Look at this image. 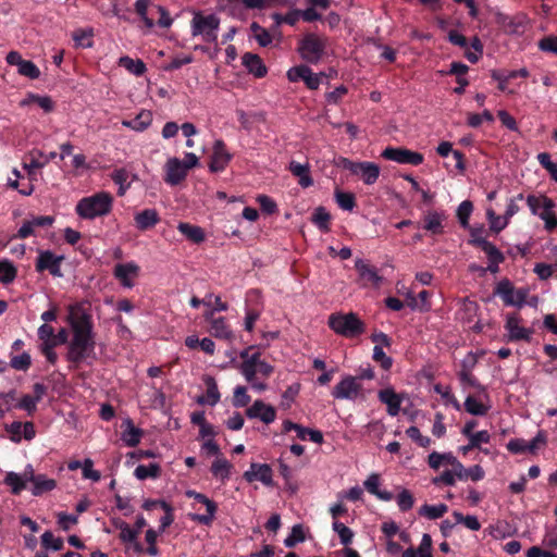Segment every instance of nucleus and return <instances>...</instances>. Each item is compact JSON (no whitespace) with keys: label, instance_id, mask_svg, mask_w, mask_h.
I'll return each instance as SVG.
<instances>
[{"label":"nucleus","instance_id":"1","mask_svg":"<svg viewBox=\"0 0 557 557\" xmlns=\"http://www.w3.org/2000/svg\"><path fill=\"white\" fill-rule=\"evenodd\" d=\"M69 322L73 337L69 344L67 360L74 363L96 358V342L89 317L77 308H72Z\"/></svg>","mask_w":557,"mask_h":557},{"label":"nucleus","instance_id":"2","mask_svg":"<svg viewBox=\"0 0 557 557\" xmlns=\"http://www.w3.org/2000/svg\"><path fill=\"white\" fill-rule=\"evenodd\" d=\"M113 207V196L108 191H98L82 198L75 207L76 214L84 220H95L108 215Z\"/></svg>","mask_w":557,"mask_h":557},{"label":"nucleus","instance_id":"3","mask_svg":"<svg viewBox=\"0 0 557 557\" xmlns=\"http://www.w3.org/2000/svg\"><path fill=\"white\" fill-rule=\"evenodd\" d=\"M274 368L265 360L251 359L247 362H242L239 372L246 380L250 387L258 392H264L268 388L265 380L271 376Z\"/></svg>","mask_w":557,"mask_h":557},{"label":"nucleus","instance_id":"4","mask_svg":"<svg viewBox=\"0 0 557 557\" xmlns=\"http://www.w3.org/2000/svg\"><path fill=\"white\" fill-rule=\"evenodd\" d=\"M199 164V159L194 152H186L184 160L171 157L164 164V182L171 186H176L183 182L188 171Z\"/></svg>","mask_w":557,"mask_h":557},{"label":"nucleus","instance_id":"5","mask_svg":"<svg viewBox=\"0 0 557 557\" xmlns=\"http://www.w3.org/2000/svg\"><path fill=\"white\" fill-rule=\"evenodd\" d=\"M220 18L215 14L205 15L201 12H194L190 23L191 35L200 36L208 44L218 42Z\"/></svg>","mask_w":557,"mask_h":557},{"label":"nucleus","instance_id":"6","mask_svg":"<svg viewBox=\"0 0 557 557\" xmlns=\"http://www.w3.org/2000/svg\"><path fill=\"white\" fill-rule=\"evenodd\" d=\"M329 326L336 334L348 338L356 337L364 331V324L352 312L331 314L329 317Z\"/></svg>","mask_w":557,"mask_h":557},{"label":"nucleus","instance_id":"7","mask_svg":"<svg viewBox=\"0 0 557 557\" xmlns=\"http://www.w3.org/2000/svg\"><path fill=\"white\" fill-rule=\"evenodd\" d=\"M527 203L532 214L537 215L544 221L547 231H552L557 226V216L553 211L555 203L550 198L530 195L527 197Z\"/></svg>","mask_w":557,"mask_h":557},{"label":"nucleus","instance_id":"8","mask_svg":"<svg viewBox=\"0 0 557 557\" xmlns=\"http://www.w3.org/2000/svg\"><path fill=\"white\" fill-rule=\"evenodd\" d=\"M216 307L207 310L203 314L205 319L210 322L209 332L216 338L232 342L234 334L224 318H214L215 312L227 310L226 302H223L220 297H215Z\"/></svg>","mask_w":557,"mask_h":557},{"label":"nucleus","instance_id":"9","mask_svg":"<svg viewBox=\"0 0 557 557\" xmlns=\"http://www.w3.org/2000/svg\"><path fill=\"white\" fill-rule=\"evenodd\" d=\"M337 164L348 170L351 174L359 176L366 185H373L381 173L380 166L374 162H354L347 158H341Z\"/></svg>","mask_w":557,"mask_h":557},{"label":"nucleus","instance_id":"10","mask_svg":"<svg viewBox=\"0 0 557 557\" xmlns=\"http://www.w3.org/2000/svg\"><path fill=\"white\" fill-rule=\"evenodd\" d=\"M332 396L341 400H357L364 398L362 384L359 379L352 375H344L341 381L334 386Z\"/></svg>","mask_w":557,"mask_h":557},{"label":"nucleus","instance_id":"11","mask_svg":"<svg viewBox=\"0 0 557 557\" xmlns=\"http://www.w3.org/2000/svg\"><path fill=\"white\" fill-rule=\"evenodd\" d=\"M546 433L544 431H539L531 441H527L524 438H512L507 443L506 447L510 453L516 455H536L539 450L546 446Z\"/></svg>","mask_w":557,"mask_h":557},{"label":"nucleus","instance_id":"12","mask_svg":"<svg viewBox=\"0 0 557 557\" xmlns=\"http://www.w3.org/2000/svg\"><path fill=\"white\" fill-rule=\"evenodd\" d=\"M495 294L498 295L504 300L506 306L521 308L527 304V297L529 295V289H527V288L516 289L510 281L502 280L496 285Z\"/></svg>","mask_w":557,"mask_h":557},{"label":"nucleus","instance_id":"13","mask_svg":"<svg viewBox=\"0 0 557 557\" xmlns=\"http://www.w3.org/2000/svg\"><path fill=\"white\" fill-rule=\"evenodd\" d=\"M324 41L314 34H308L300 41L298 52L300 57L309 62L317 63L324 52Z\"/></svg>","mask_w":557,"mask_h":557},{"label":"nucleus","instance_id":"14","mask_svg":"<svg viewBox=\"0 0 557 557\" xmlns=\"http://www.w3.org/2000/svg\"><path fill=\"white\" fill-rule=\"evenodd\" d=\"M384 159L399 164L419 165L423 162V154L406 148L387 147L381 154Z\"/></svg>","mask_w":557,"mask_h":557},{"label":"nucleus","instance_id":"15","mask_svg":"<svg viewBox=\"0 0 557 557\" xmlns=\"http://www.w3.org/2000/svg\"><path fill=\"white\" fill-rule=\"evenodd\" d=\"M139 273L140 267L134 261L117 263L113 270L114 277L124 288H133Z\"/></svg>","mask_w":557,"mask_h":557},{"label":"nucleus","instance_id":"16","mask_svg":"<svg viewBox=\"0 0 557 557\" xmlns=\"http://www.w3.org/2000/svg\"><path fill=\"white\" fill-rule=\"evenodd\" d=\"M495 22L499 27L507 34L516 35L521 34L528 23V18L524 14L508 15L497 11L495 13Z\"/></svg>","mask_w":557,"mask_h":557},{"label":"nucleus","instance_id":"17","mask_svg":"<svg viewBox=\"0 0 557 557\" xmlns=\"http://www.w3.org/2000/svg\"><path fill=\"white\" fill-rule=\"evenodd\" d=\"M289 82L304 81L308 88L318 89L321 84L322 74H317L311 71L307 65H298L290 67L287 73Z\"/></svg>","mask_w":557,"mask_h":557},{"label":"nucleus","instance_id":"18","mask_svg":"<svg viewBox=\"0 0 557 557\" xmlns=\"http://www.w3.org/2000/svg\"><path fill=\"white\" fill-rule=\"evenodd\" d=\"M247 482L259 481L265 486H273V470L267 463L252 462L249 469L244 473Z\"/></svg>","mask_w":557,"mask_h":557},{"label":"nucleus","instance_id":"19","mask_svg":"<svg viewBox=\"0 0 557 557\" xmlns=\"http://www.w3.org/2000/svg\"><path fill=\"white\" fill-rule=\"evenodd\" d=\"M63 256H57L50 250L40 251L36 262L38 272L48 270L53 276H62L61 262Z\"/></svg>","mask_w":557,"mask_h":557},{"label":"nucleus","instance_id":"20","mask_svg":"<svg viewBox=\"0 0 557 557\" xmlns=\"http://www.w3.org/2000/svg\"><path fill=\"white\" fill-rule=\"evenodd\" d=\"M186 496L189 498H194L198 503L206 506V513L203 515H194L193 520L197 521L201 524L209 525L213 521L216 512V505L213 500L209 499L206 495L197 493L195 491H187Z\"/></svg>","mask_w":557,"mask_h":557},{"label":"nucleus","instance_id":"21","mask_svg":"<svg viewBox=\"0 0 557 557\" xmlns=\"http://www.w3.org/2000/svg\"><path fill=\"white\" fill-rule=\"evenodd\" d=\"M54 219L50 215L33 216L23 222L17 231L16 237L25 239L36 234L37 228H46L53 224Z\"/></svg>","mask_w":557,"mask_h":557},{"label":"nucleus","instance_id":"22","mask_svg":"<svg viewBox=\"0 0 557 557\" xmlns=\"http://www.w3.org/2000/svg\"><path fill=\"white\" fill-rule=\"evenodd\" d=\"M28 479L32 486V494L40 496L44 493L50 492L57 487V482L45 474H36L32 465H28Z\"/></svg>","mask_w":557,"mask_h":557},{"label":"nucleus","instance_id":"23","mask_svg":"<svg viewBox=\"0 0 557 557\" xmlns=\"http://www.w3.org/2000/svg\"><path fill=\"white\" fill-rule=\"evenodd\" d=\"M246 414L250 419H260L265 424L272 423L276 418L275 409L260 399L255 400L247 409Z\"/></svg>","mask_w":557,"mask_h":557},{"label":"nucleus","instance_id":"24","mask_svg":"<svg viewBox=\"0 0 557 557\" xmlns=\"http://www.w3.org/2000/svg\"><path fill=\"white\" fill-rule=\"evenodd\" d=\"M466 411L472 416H485L492 408L488 395L484 392L481 396H468L463 403Z\"/></svg>","mask_w":557,"mask_h":557},{"label":"nucleus","instance_id":"25","mask_svg":"<svg viewBox=\"0 0 557 557\" xmlns=\"http://www.w3.org/2000/svg\"><path fill=\"white\" fill-rule=\"evenodd\" d=\"M379 399L386 405L387 413L395 417L400 411L404 395L397 394L393 388L387 387L379 392Z\"/></svg>","mask_w":557,"mask_h":557},{"label":"nucleus","instance_id":"26","mask_svg":"<svg viewBox=\"0 0 557 557\" xmlns=\"http://www.w3.org/2000/svg\"><path fill=\"white\" fill-rule=\"evenodd\" d=\"M7 431L14 443H20L22 438L32 441L36 435L35 426L32 422H12L7 426Z\"/></svg>","mask_w":557,"mask_h":557},{"label":"nucleus","instance_id":"27","mask_svg":"<svg viewBox=\"0 0 557 557\" xmlns=\"http://www.w3.org/2000/svg\"><path fill=\"white\" fill-rule=\"evenodd\" d=\"M232 156L227 152L225 145L222 140H215L213 145V154L210 162V170L212 172H221L230 162Z\"/></svg>","mask_w":557,"mask_h":557},{"label":"nucleus","instance_id":"28","mask_svg":"<svg viewBox=\"0 0 557 557\" xmlns=\"http://www.w3.org/2000/svg\"><path fill=\"white\" fill-rule=\"evenodd\" d=\"M428 463L433 470H438L444 466H456L457 471L461 470V462L451 453L433 451L428 457Z\"/></svg>","mask_w":557,"mask_h":557},{"label":"nucleus","instance_id":"29","mask_svg":"<svg viewBox=\"0 0 557 557\" xmlns=\"http://www.w3.org/2000/svg\"><path fill=\"white\" fill-rule=\"evenodd\" d=\"M506 330L511 341H529L532 331L520 324V320L516 315H509L506 321Z\"/></svg>","mask_w":557,"mask_h":557},{"label":"nucleus","instance_id":"30","mask_svg":"<svg viewBox=\"0 0 557 557\" xmlns=\"http://www.w3.org/2000/svg\"><path fill=\"white\" fill-rule=\"evenodd\" d=\"M242 63L250 74L258 78L264 77L268 73L267 66L258 54L246 52L242 57Z\"/></svg>","mask_w":557,"mask_h":557},{"label":"nucleus","instance_id":"31","mask_svg":"<svg viewBox=\"0 0 557 557\" xmlns=\"http://www.w3.org/2000/svg\"><path fill=\"white\" fill-rule=\"evenodd\" d=\"M57 156L58 153L54 151L50 152L49 154H45L40 150H33L29 152V162H25L23 168L29 175H32L36 169L46 166L51 160L55 159Z\"/></svg>","mask_w":557,"mask_h":557},{"label":"nucleus","instance_id":"32","mask_svg":"<svg viewBox=\"0 0 557 557\" xmlns=\"http://www.w3.org/2000/svg\"><path fill=\"white\" fill-rule=\"evenodd\" d=\"M288 170L295 177H297L298 184L302 188H308L313 185V180L310 175V165L308 162L299 163L293 160L288 164Z\"/></svg>","mask_w":557,"mask_h":557},{"label":"nucleus","instance_id":"33","mask_svg":"<svg viewBox=\"0 0 557 557\" xmlns=\"http://www.w3.org/2000/svg\"><path fill=\"white\" fill-rule=\"evenodd\" d=\"M355 268L358 271L360 277L373 286L379 287L382 283V276L379 275L377 270L371 267L366 260L357 259L355 261Z\"/></svg>","mask_w":557,"mask_h":557},{"label":"nucleus","instance_id":"34","mask_svg":"<svg viewBox=\"0 0 557 557\" xmlns=\"http://www.w3.org/2000/svg\"><path fill=\"white\" fill-rule=\"evenodd\" d=\"M4 483L10 486L13 494H20L23 490L26 488L27 483H29L28 465L25 467L22 473H16L13 471L8 472L4 478Z\"/></svg>","mask_w":557,"mask_h":557},{"label":"nucleus","instance_id":"35","mask_svg":"<svg viewBox=\"0 0 557 557\" xmlns=\"http://www.w3.org/2000/svg\"><path fill=\"white\" fill-rule=\"evenodd\" d=\"M152 123V113L148 110H141L133 120H123L122 125L135 132L146 131Z\"/></svg>","mask_w":557,"mask_h":557},{"label":"nucleus","instance_id":"36","mask_svg":"<svg viewBox=\"0 0 557 557\" xmlns=\"http://www.w3.org/2000/svg\"><path fill=\"white\" fill-rule=\"evenodd\" d=\"M122 441L128 447H135L139 444L143 431L136 428L131 419L123 421Z\"/></svg>","mask_w":557,"mask_h":557},{"label":"nucleus","instance_id":"37","mask_svg":"<svg viewBox=\"0 0 557 557\" xmlns=\"http://www.w3.org/2000/svg\"><path fill=\"white\" fill-rule=\"evenodd\" d=\"M159 221L160 216L156 209H145L135 214V223L140 231L153 227Z\"/></svg>","mask_w":557,"mask_h":557},{"label":"nucleus","instance_id":"38","mask_svg":"<svg viewBox=\"0 0 557 557\" xmlns=\"http://www.w3.org/2000/svg\"><path fill=\"white\" fill-rule=\"evenodd\" d=\"M445 214L438 211H429L424 215V230L433 235L442 234L444 231L443 222Z\"/></svg>","mask_w":557,"mask_h":557},{"label":"nucleus","instance_id":"39","mask_svg":"<svg viewBox=\"0 0 557 557\" xmlns=\"http://www.w3.org/2000/svg\"><path fill=\"white\" fill-rule=\"evenodd\" d=\"M32 104H37L45 112H51L54 108L53 100L48 96H39L36 94H28L24 99L21 100V107H29Z\"/></svg>","mask_w":557,"mask_h":557},{"label":"nucleus","instance_id":"40","mask_svg":"<svg viewBox=\"0 0 557 557\" xmlns=\"http://www.w3.org/2000/svg\"><path fill=\"white\" fill-rule=\"evenodd\" d=\"M115 527L120 530V539L126 544H132L136 550L140 552L143 548L137 543L138 531L132 529L125 521H116Z\"/></svg>","mask_w":557,"mask_h":557},{"label":"nucleus","instance_id":"41","mask_svg":"<svg viewBox=\"0 0 557 557\" xmlns=\"http://www.w3.org/2000/svg\"><path fill=\"white\" fill-rule=\"evenodd\" d=\"M161 474L160 465L157 462H151L149 465H139L136 467L134 471V475L136 479L143 481L147 479H157Z\"/></svg>","mask_w":557,"mask_h":557},{"label":"nucleus","instance_id":"42","mask_svg":"<svg viewBox=\"0 0 557 557\" xmlns=\"http://www.w3.org/2000/svg\"><path fill=\"white\" fill-rule=\"evenodd\" d=\"M473 364H461V370L458 375L463 386H472L478 388L481 393L485 392V387L482 386L478 380L472 375Z\"/></svg>","mask_w":557,"mask_h":557},{"label":"nucleus","instance_id":"43","mask_svg":"<svg viewBox=\"0 0 557 557\" xmlns=\"http://www.w3.org/2000/svg\"><path fill=\"white\" fill-rule=\"evenodd\" d=\"M177 230L194 243H201L205 240V233L201 227L191 225L189 223L181 222Z\"/></svg>","mask_w":557,"mask_h":557},{"label":"nucleus","instance_id":"44","mask_svg":"<svg viewBox=\"0 0 557 557\" xmlns=\"http://www.w3.org/2000/svg\"><path fill=\"white\" fill-rule=\"evenodd\" d=\"M119 65L126 69L129 73L140 76L146 72L145 63L139 59H132L127 55L121 57L119 59Z\"/></svg>","mask_w":557,"mask_h":557},{"label":"nucleus","instance_id":"45","mask_svg":"<svg viewBox=\"0 0 557 557\" xmlns=\"http://www.w3.org/2000/svg\"><path fill=\"white\" fill-rule=\"evenodd\" d=\"M232 465L225 458H216L211 467L213 476L226 481L231 475Z\"/></svg>","mask_w":557,"mask_h":557},{"label":"nucleus","instance_id":"46","mask_svg":"<svg viewBox=\"0 0 557 557\" xmlns=\"http://www.w3.org/2000/svg\"><path fill=\"white\" fill-rule=\"evenodd\" d=\"M448 510L447 505L437 504V505H423L419 509V515L425 517L430 520H435L443 517Z\"/></svg>","mask_w":557,"mask_h":557},{"label":"nucleus","instance_id":"47","mask_svg":"<svg viewBox=\"0 0 557 557\" xmlns=\"http://www.w3.org/2000/svg\"><path fill=\"white\" fill-rule=\"evenodd\" d=\"M58 345H59L58 337L40 341L39 349L42 352V355L46 357L47 361L51 364H54L58 360V355L54 351V348Z\"/></svg>","mask_w":557,"mask_h":557},{"label":"nucleus","instance_id":"48","mask_svg":"<svg viewBox=\"0 0 557 557\" xmlns=\"http://www.w3.org/2000/svg\"><path fill=\"white\" fill-rule=\"evenodd\" d=\"M206 384H207L206 398H199L198 403L199 404L207 403V404H209L211 406H214L220 400V393H219V389H218L216 382L214 381L213 377H208L206 380Z\"/></svg>","mask_w":557,"mask_h":557},{"label":"nucleus","instance_id":"49","mask_svg":"<svg viewBox=\"0 0 557 557\" xmlns=\"http://www.w3.org/2000/svg\"><path fill=\"white\" fill-rule=\"evenodd\" d=\"M449 470L443 471L440 475L432 479V483L434 485H446V486H453L456 484V481L458 480V474L456 470V466H449Z\"/></svg>","mask_w":557,"mask_h":557},{"label":"nucleus","instance_id":"50","mask_svg":"<svg viewBox=\"0 0 557 557\" xmlns=\"http://www.w3.org/2000/svg\"><path fill=\"white\" fill-rule=\"evenodd\" d=\"M250 30L252 34V38L261 46V47H268L272 42V36L271 34L260 26L258 23L253 22L250 25Z\"/></svg>","mask_w":557,"mask_h":557},{"label":"nucleus","instance_id":"51","mask_svg":"<svg viewBox=\"0 0 557 557\" xmlns=\"http://www.w3.org/2000/svg\"><path fill=\"white\" fill-rule=\"evenodd\" d=\"M16 274V268L10 260L3 259L0 261V282L2 284L12 283L15 280Z\"/></svg>","mask_w":557,"mask_h":557},{"label":"nucleus","instance_id":"52","mask_svg":"<svg viewBox=\"0 0 557 557\" xmlns=\"http://www.w3.org/2000/svg\"><path fill=\"white\" fill-rule=\"evenodd\" d=\"M457 474H458V480H460V481H466L468 479H471L472 481H480L484 478L485 473H484L483 468L479 465L472 466L467 469L461 463V470H460V472L458 471Z\"/></svg>","mask_w":557,"mask_h":557},{"label":"nucleus","instance_id":"53","mask_svg":"<svg viewBox=\"0 0 557 557\" xmlns=\"http://www.w3.org/2000/svg\"><path fill=\"white\" fill-rule=\"evenodd\" d=\"M111 177L112 181L119 186V195L123 196L131 186L128 172L124 169H119L112 173Z\"/></svg>","mask_w":557,"mask_h":557},{"label":"nucleus","instance_id":"54","mask_svg":"<svg viewBox=\"0 0 557 557\" xmlns=\"http://www.w3.org/2000/svg\"><path fill=\"white\" fill-rule=\"evenodd\" d=\"M149 5H150L149 0H136L135 11L140 16V18L145 23L146 27L152 28L156 23L152 17L148 16Z\"/></svg>","mask_w":557,"mask_h":557},{"label":"nucleus","instance_id":"55","mask_svg":"<svg viewBox=\"0 0 557 557\" xmlns=\"http://www.w3.org/2000/svg\"><path fill=\"white\" fill-rule=\"evenodd\" d=\"M486 218L490 228L496 233L503 231L509 223L505 216L497 215L493 209L486 210Z\"/></svg>","mask_w":557,"mask_h":557},{"label":"nucleus","instance_id":"56","mask_svg":"<svg viewBox=\"0 0 557 557\" xmlns=\"http://www.w3.org/2000/svg\"><path fill=\"white\" fill-rule=\"evenodd\" d=\"M41 545L46 549L57 552L63 548V540L61 537H55L52 532L46 531L41 535Z\"/></svg>","mask_w":557,"mask_h":557},{"label":"nucleus","instance_id":"57","mask_svg":"<svg viewBox=\"0 0 557 557\" xmlns=\"http://www.w3.org/2000/svg\"><path fill=\"white\" fill-rule=\"evenodd\" d=\"M334 532H336L339 536L341 543L343 545H348L351 543L354 537V532L346 527L343 522L335 520L332 524Z\"/></svg>","mask_w":557,"mask_h":557},{"label":"nucleus","instance_id":"58","mask_svg":"<svg viewBox=\"0 0 557 557\" xmlns=\"http://www.w3.org/2000/svg\"><path fill=\"white\" fill-rule=\"evenodd\" d=\"M250 403V396L247 393V387L237 385L233 393V405L236 408L246 407Z\"/></svg>","mask_w":557,"mask_h":557},{"label":"nucleus","instance_id":"59","mask_svg":"<svg viewBox=\"0 0 557 557\" xmlns=\"http://www.w3.org/2000/svg\"><path fill=\"white\" fill-rule=\"evenodd\" d=\"M330 213L323 207H319L312 214V222L322 231L329 230Z\"/></svg>","mask_w":557,"mask_h":557},{"label":"nucleus","instance_id":"60","mask_svg":"<svg viewBox=\"0 0 557 557\" xmlns=\"http://www.w3.org/2000/svg\"><path fill=\"white\" fill-rule=\"evenodd\" d=\"M94 33L92 29H77L73 33V40L76 46L89 48L92 46L91 37Z\"/></svg>","mask_w":557,"mask_h":557},{"label":"nucleus","instance_id":"61","mask_svg":"<svg viewBox=\"0 0 557 557\" xmlns=\"http://www.w3.org/2000/svg\"><path fill=\"white\" fill-rule=\"evenodd\" d=\"M473 211V205L469 200L462 201L457 209V218L462 227H468L469 218Z\"/></svg>","mask_w":557,"mask_h":557},{"label":"nucleus","instance_id":"62","mask_svg":"<svg viewBox=\"0 0 557 557\" xmlns=\"http://www.w3.org/2000/svg\"><path fill=\"white\" fill-rule=\"evenodd\" d=\"M335 199L339 208L346 211H351L356 206L355 196L351 193L337 190L335 193Z\"/></svg>","mask_w":557,"mask_h":557},{"label":"nucleus","instance_id":"63","mask_svg":"<svg viewBox=\"0 0 557 557\" xmlns=\"http://www.w3.org/2000/svg\"><path fill=\"white\" fill-rule=\"evenodd\" d=\"M537 160L540 164L550 174L552 178L557 182V163L552 161L549 153H539Z\"/></svg>","mask_w":557,"mask_h":557},{"label":"nucleus","instance_id":"64","mask_svg":"<svg viewBox=\"0 0 557 557\" xmlns=\"http://www.w3.org/2000/svg\"><path fill=\"white\" fill-rule=\"evenodd\" d=\"M537 47L543 52H548L557 55V36L543 37L537 42Z\"/></svg>","mask_w":557,"mask_h":557}]
</instances>
